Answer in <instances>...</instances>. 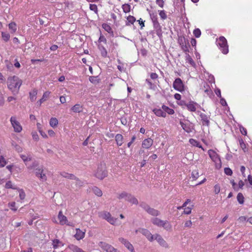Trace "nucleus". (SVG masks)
Returning a JSON list of instances; mask_svg holds the SVG:
<instances>
[{"label":"nucleus","mask_w":252,"mask_h":252,"mask_svg":"<svg viewBox=\"0 0 252 252\" xmlns=\"http://www.w3.org/2000/svg\"><path fill=\"white\" fill-rule=\"evenodd\" d=\"M8 88L12 92L13 94H17L20 87L22 84V80L17 76L9 77L7 81Z\"/></svg>","instance_id":"f257e3e1"},{"label":"nucleus","mask_w":252,"mask_h":252,"mask_svg":"<svg viewBox=\"0 0 252 252\" xmlns=\"http://www.w3.org/2000/svg\"><path fill=\"white\" fill-rule=\"evenodd\" d=\"M117 198L119 199H125L126 201L132 204L138 205L139 203L138 199L134 195L126 191H123L119 193Z\"/></svg>","instance_id":"f03ea898"},{"label":"nucleus","mask_w":252,"mask_h":252,"mask_svg":"<svg viewBox=\"0 0 252 252\" xmlns=\"http://www.w3.org/2000/svg\"><path fill=\"white\" fill-rule=\"evenodd\" d=\"M107 172L104 163H101L97 166V169L94 171V176L100 180L103 179L107 176Z\"/></svg>","instance_id":"7ed1b4c3"},{"label":"nucleus","mask_w":252,"mask_h":252,"mask_svg":"<svg viewBox=\"0 0 252 252\" xmlns=\"http://www.w3.org/2000/svg\"><path fill=\"white\" fill-rule=\"evenodd\" d=\"M139 206L147 213L153 216L157 217L160 214L158 210L151 208L146 202L144 201H141L139 203Z\"/></svg>","instance_id":"20e7f679"},{"label":"nucleus","mask_w":252,"mask_h":252,"mask_svg":"<svg viewBox=\"0 0 252 252\" xmlns=\"http://www.w3.org/2000/svg\"><path fill=\"white\" fill-rule=\"evenodd\" d=\"M152 222L158 227H162L166 230L171 229V225L167 220L164 221L158 218H154L151 219Z\"/></svg>","instance_id":"39448f33"},{"label":"nucleus","mask_w":252,"mask_h":252,"mask_svg":"<svg viewBox=\"0 0 252 252\" xmlns=\"http://www.w3.org/2000/svg\"><path fill=\"white\" fill-rule=\"evenodd\" d=\"M218 42L222 53L224 54H227L228 53V46L225 38L224 36H220Z\"/></svg>","instance_id":"423d86ee"},{"label":"nucleus","mask_w":252,"mask_h":252,"mask_svg":"<svg viewBox=\"0 0 252 252\" xmlns=\"http://www.w3.org/2000/svg\"><path fill=\"white\" fill-rule=\"evenodd\" d=\"M99 217L106 220L108 222L112 225H114L117 220L116 218L111 216L109 212L103 211L99 213Z\"/></svg>","instance_id":"0eeeda50"},{"label":"nucleus","mask_w":252,"mask_h":252,"mask_svg":"<svg viewBox=\"0 0 252 252\" xmlns=\"http://www.w3.org/2000/svg\"><path fill=\"white\" fill-rule=\"evenodd\" d=\"M178 42L184 52H189V48L190 47V45L189 41L185 37H179Z\"/></svg>","instance_id":"6e6552de"},{"label":"nucleus","mask_w":252,"mask_h":252,"mask_svg":"<svg viewBox=\"0 0 252 252\" xmlns=\"http://www.w3.org/2000/svg\"><path fill=\"white\" fill-rule=\"evenodd\" d=\"M173 87L174 89L182 92L184 90V85L180 78H176L173 82Z\"/></svg>","instance_id":"1a4fd4ad"},{"label":"nucleus","mask_w":252,"mask_h":252,"mask_svg":"<svg viewBox=\"0 0 252 252\" xmlns=\"http://www.w3.org/2000/svg\"><path fill=\"white\" fill-rule=\"evenodd\" d=\"M11 123L14 128V131L16 132L21 131L22 128L19 122H18L15 117H12L10 118Z\"/></svg>","instance_id":"9d476101"},{"label":"nucleus","mask_w":252,"mask_h":252,"mask_svg":"<svg viewBox=\"0 0 252 252\" xmlns=\"http://www.w3.org/2000/svg\"><path fill=\"white\" fill-rule=\"evenodd\" d=\"M139 232L144 235L149 241L152 242L154 240V235H152L148 229L139 228Z\"/></svg>","instance_id":"9b49d317"},{"label":"nucleus","mask_w":252,"mask_h":252,"mask_svg":"<svg viewBox=\"0 0 252 252\" xmlns=\"http://www.w3.org/2000/svg\"><path fill=\"white\" fill-rule=\"evenodd\" d=\"M154 239L156 240L158 244L162 247L167 248L168 247V244L162 238V237L158 234L154 235Z\"/></svg>","instance_id":"f8f14e48"},{"label":"nucleus","mask_w":252,"mask_h":252,"mask_svg":"<svg viewBox=\"0 0 252 252\" xmlns=\"http://www.w3.org/2000/svg\"><path fill=\"white\" fill-rule=\"evenodd\" d=\"M98 245L102 249L107 252H111L114 248L111 245L104 242H100Z\"/></svg>","instance_id":"ddd939ff"},{"label":"nucleus","mask_w":252,"mask_h":252,"mask_svg":"<svg viewBox=\"0 0 252 252\" xmlns=\"http://www.w3.org/2000/svg\"><path fill=\"white\" fill-rule=\"evenodd\" d=\"M35 175L37 177H39L40 179L43 181H46L47 179L46 176L45 174H43V169L42 167H38L37 168H35Z\"/></svg>","instance_id":"4468645a"},{"label":"nucleus","mask_w":252,"mask_h":252,"mask_svg":"<svg viewBox=\"0 0 252 252\" xmlns=\"http://www.w3.org/2000/svg\"><path fill=\"white\" fill-rule=\"evenodd\" d=\"M119 241L124 244L128 250L130 251H132L133 247L127 240L121 237L119 238Z\"/></svg>","instance_id":"2eb2a0df"},{"label":"nucleus","mask_w":252,"mask_h":252,"mask_svg":"<svg viewBox=\"0 0 252 252\" xmlns=\"http://www.w3.org/2000/svg\"><path fill=\"white\" fill-rule=\"evenodd\" d=\"M58 219L60 220V223L61 225L67 224L68 225H70L69 223H67V219L66 217L63 215L62 212L60 211L58 215Z\"/></svg>","instance_id":"dca6fc26"},{"label":"nucleus","mask_w":252,"mask_h":252,"mask_svg":"<svg viewBox=\"0 0 252 252\" xmlns=\"http://www.w3.org/2000/svg\"><path fill=\"white\" fill-rule=\"evenodd\" d=\"M153 144V140L150 138H147L143 140L142 147L143 148L148 149L152 146Z\"/></svg>","instance_id":"f3484780"},{"label":"nucleus","mask_w":252,"mask_h":252,"mask_svg":"<svg viewBox=\"0 0 252 252\" xmlns=\"http://www.w3.org/2000/svg\"><path fill=\"white\" fill-rule=\"evenodd\" d=\"M208 153L209 157L214 161L217 162L218 160L220 162V158L218 157L217 153L214 150H209Z\"/></svg>","instance_id":"a211bd4d"},{"label":"nucleus","mask_w":252,"mask_h":252,"mask_svg":"<svg viewBox=\"0 0 252 252\" xmlns=\"http://www.w3.org/2000/svg\"><path fill=\"white\" fill-rule=\"evenodd\" d=\"M76 232L74 237L77 240H79L82 239L85 237V231H83L79 228H76Z\"/></svg>","instance_id":"6ab92c4d"},{"label":"nucleus","mask_w":252,"mask_h":252,"mask_svg":"<svg viewBox=\"0 0 252 252\" xmlns=\"http://www.w3.org/2000/svg\"><path fill=\"white\" fill-rule=\"evenodd\" d=\"M50 94V92H49V91L45 92L43 94L42 98L38 101H37V106H40L41 105V104L47 99V98L49 97Z\"/></svg>","instance_id":"aec40b11"},{"label":"nucleus","mask_w":252,"mask_h":252,"mask_svg":"<svg viewBox=\"0 0 252 252\" xmlns=\"http://www.w3.org/2000/svg\"><path fill=\"white\" fill-rule=\"evenodd\" d=\"M83 106L80 104L74 105L71 110L74 113H80L83 111Z\"/></svg>","instance_id":"412c9836"},{"label":"nucleus","mask_w":252,"mask_h":252,"mask_svg":"<svg viewBox=\"0 0 252 252\" xmlns=\"http://www.w3.org/2000/svg\"><path fill=\"white\" fill-rule=\"evenodd\" d=\"M153 112L156 114V116L158 117H162L165 118L166 116V113L160 109H157L155 108L153 109Z\"/></svg>","instance_id":"4be33fe9"},{"label":"nucleus","mask_w":252,"mask_h":252,"mask_svg":"<svg viewBox=\"0 0 252 252\" xmlns=\"http://www.w3.org/2000/svg\"><path fill=\"white\" fill-rule=\"evenodd\" d=\"M197 104L196 103L193 101H190L186 105L188 109L191 112H195L196 111V107L195 105Z\"/></svg>","instance_id":"5701e85b"},{"label":"nucleus","mask_w":252,"mask_h":252,"mask_svg":"<svg viewBox=\"0 0 252 252\" xmlns=\"http://www.w3.org/2000/svg\"><path fill=\"white\" fill-rule=\"evenodd\" d=\"M200 116L201 118V121H202L203 125H206V126H209L210 122L209 120H208L207 116L204 114L201 113Z\"/></svg>","instance_id":"b1692460"},{"label":"nucleus","mask_w":252,"mask_h":252,"mask_svg":"<svg viewBox=\"0 0 252 252\" xmlns=\"http://www.w3.org/2000/svg\"><path fill=\"white\" fill-rule=\"evenodd\" d=\"M115 140L117 144L119 146H121L123 143V136L121 134H117L115 136Z\"/></svg>","instance_id":"393cba45"},{"label":"nucleus","mask_w":252,"mask_h":252,"mask_svg":"<svg viewBox=\"0 0 252 252\" xmlns=\"http://www.w3.org/2000/svg\"><path fill=\"white\" fill-rule=\"evenodd\" d=\"M180 124L183 129L188 133H190L192 131V129L189 125L184 124L183 122L180 121Z\"/></svg>","instance_id":"a878e982"},{"label":"nucleus","mask_w":252,"mask_h":252,"mask_svg":"<svg viewBox=\"0 0 252 252\" xmlns=\"http://www.w3.org/2000/svg\"><path fill=\"white\" fill-rule=\"evenodd\" d=\"M52 245L54 249H57L60 246H63V243L59 239H54L52 241Z\"/></svg>","instance_id":"bb28decb"},{"label":"nucleus","mask_w":252,"mask_h":252,"mask_svg":"<svg viewBox=\"0 0 252 252\" xmlns=\"http://www.w3.org/2000/svg\"><path fill=\"white\" fill-rule=\"evenodd\" d=\"M37 94V91L36 89H33L32 92H30V98L32 101L35 100Z\"/></svg>","instance_id":"cd10ccee"},{"label":"nucleus","mask_w":252,"mask_h":252,"mask_svg":"<svg viewBox=\"0 0 252 252\" xmlns=\"http://www.w3.org/2000/svg\"><path fill=\"white\" fill-rule=\"evenodd\" d=\"M61 175L64 178H66L69 179L73 180V179H76V176L72 174H69L65 172H63L60 173Z\"/></svg>","instance_id":"c85d7f7f"},{"label":"nucleus","mask_w":252,"mask_h":252,"mask_svg":"<svg viewBox=\"0 0 252 252\" xmlns=\"http://www.w3.org/2000/svg\"><path fill=\"white\" fill-rule=\"evenodd\" d=\"M93 192L97 196L100 197L102 195V191L97 187H94L92 188Z\"/></svg>","instance_id":"c756f323"},{"label":"nucleus","mask_w":252,"mask_h":252,"mask_svg":"<svg viewBox=\"0 0 252 252\" xmlns=\"http://www.w3.org/2000/svg\"><path fill=\"white\" fill-rule=\"evenodd\" d=\"M135 21L136 19L134 16L129 15L127 17L126 25L128 26L130 24H133L135 22Z\"/></svg>","instance_id":"7c9ffc66"},{"label":"nucleus","mask_w":252,"mask_h":252,"mask_svg":"<svg viewBox=\"0 0 252 252\" xmlns=\"http://www.w3.org/2000/svg\"><path fill=\"white\" fill-rule=\"evenodd\" d=\"M162 109L164 111V112L166 113H167L168 114H173L174 113V110L172 109L169 108L164 105L162 106Z\"/></svg>","instance_id":"2f4dec72"},{"label":"nucleus","mask_w":252,"mask_h":252,"mask_svg":"<svg viewBox=\"0 0 252 252\" xmlns=\"http://www.w3.org/2000/svg\"><path fill=\"white\" fill-rule=\"evenodd\" d=\"M153 26L154 29L156 30L157 34L159 35V32H161V26L158 22H156L153 23Z\"/></svg>","instance_id":"473e14b6"},{"label":"nucleus","mask_w":252,"mask_h":252,"mask_svg":"<svg viewBox=\"0 0 252 252\" xmlns=\"http://www.w3.org/2000/svg\"><path fill=\"white\" fill-rule=\"evenodd\" d=\"M58 124V120L56 118H51L50 121V125L52 127L57 126Z\"/></svg>","instance_id":"72a5a7b5"},{"label":"nucleus","mask_w":252,"mask_h":252,"mask_svg":"<svg viewBox=\"0 0 252 252\" xmlns=\"http://www.w3.org/2000/svg\"><path fill=\"white\" fill-rule=\"evenodd\" d=\"M99 50L101 52V56L103 57H106L107 55V52L106 49L103 46H98Z\"/></svg>","instance_id":"f704fd0d"},{"label":"nucleus","mask_w":252,"mask_h":252,"mask_svg":"<svg viewBox=\"0 0 252 252\" xmlns=\"http://www.w3.org/2000/svg\"><path fill=\"white\" fill-rule=\"evenodd\" d=\"M237 200H238V202L240 204H243L244 203V196H243V194L242 193L239 192L237 194Z\"/></svg>","instance_id":"c9c22d12"},{"label":"nucleus","mask_w":252,"mask_h":252,"mask_svg":"<svg viewBox=\"0 0 252 252\" xmlns=\"http://www.w3.org/2000/svg\"><path fill=\"white\" fill-rule=\"evenodd\" d=\"M20 157L25 162L32 160V157L31 155H21Z\"/></svg>","instance_id":"e433bc0d"},{"label":"nucleus","mask_w":252,"mask_h":252,"mask_svg":"<svg viewBox=\"0 0 252 252\" xmlns=\"http://www.w3.org/2000/svg\"><path fill=\"white\" fill-rule=\"evenodd\" d=\"M1 37L5 42H7L9 40L10 38V34L8 33H6L4 32H1Z\"/></svg>","instance_id":"4c0bfd02"},{"label":"nucleus","mask_w":252,"mask_h":252,"mask_svg":"<svg viewBox=\"0 0 252 252\" xmlns=\"http://www.w3.org/2000/svg\"><path fill=\"white\" fill-rule=\"evenodd\" d=\"M39 167V163L37 161H34L32 162V163L28 167L29 169H33L35 170V168H37Z\"/></svg>","instance_id":"58836bf2"},{"label":"nucleus","mask_w":252,"mask_h":252,"mask_svg":"<svg viewBox=\"0 0 252 252\" xmlns=\"http://www.w3.org/2000/svg\"><path fill=\"white\" fill-rule=\"evenodd\" d=\"M122 8L125 13L129 12L130 10V5L128 4H124L122 6Z\"/></svg>","instance_id":"ea45409f"},{"label":"nucleus","mask_w":252,"mask_h":252,"mask_svg":"<svg viewBox=\"0 0 252 252\" xmlns=\"http://www.w3.org/2000/svg\"><path fill=\"white\" fill-rule=\"evenodd\" d=\"M189 142L191 145L193 146H195L197 147H201V146L200 145L199 142L193 139H190Z\"/></svg>","instance_id":"a19ab883"},{"label":"nucleus","mask_w":252,"mask_h":252,"mask_svg":"<svg viewBox=\"0 0 252 252\" xmlns=\"http://www.w3.org/2000/svg\"><path fill=\"white\" fill-rule=\"evenodd\" d=\"M9 28L13 32H15L17 30L16 24L14 22L10 23L9 25Z\"/></svg>","instance_id":"79ce46f5"},{"label":"nucleus","mask_w":252,"mask_h":252,"mask_svg":"<svg viewBox=\"0 0 252 252\" xmlns=\"http://www.w3.org/2000/svg\"><path fill=\"white\" fill-rule=\"evenodd\" d=\"M150 17L152 20L153 23L158 22V17L156 13H150Z\"/></svg>","instance_id":"37998d69"},{"label":"nucleus","mask_w":252,"mask_h":252,"mask_svg":"<svg viewBox=\"0 0 252 252\" xmlns=\"http://www.w3.org/2000/svg\"><path fill=\"white\" fill-rule=\"evenodd\" d=\"M90 9L91 10L94 11L96 14L97 13V5L95 4H90Z\"/></svg>","instance_id":"c03bdc74"},{"label":"nucleus","mask_w":252,"mask_h":252,"mask_svg":"<svg viewBox=\"0 0 252 252\" xmlns=\"http://www.w3.org/2000/svg\"><path fill=\"white\" fill-rule=\"evenodd\" d=\"M194 36L196 38H198L200 37L201 32V31L199 29H195L193 32Z\"/></svg>","instance_id":"a18cd8bd"},{"label":"nucleus","mask_w":252,"mask_h":252,"mask_svg":"<svg viewBox=\"0 0 252 252\" xmlns=\"http://www.w3.org/2000/svg\"><path fill=\"white\" fill-rule=\"evenodd\" d=\"M159 15L162 20H165L167 18V15L164 10L159 11Z\"/></svg>","instance_id":"49530a36"},{"label":"nucleus","mask_w":252,"mask_h":252,"mask_svg":"<svg viewBox=\"0 0 252 252\" xmlns=\"http://www.w3.org/2000/svg\"><path fill=\"white\" fill-rule=\"evenodd\" d=\"M103 28L107 32H110L112 31L111 27L107 24H103L102 25Z\"/></svg>","instance_id":"de8ad7c7"},{"label":"nucleus","mask_w":252,"mask_h":252,"mask_svg":"<svg viewBox=\"0 0 252 252\" xmlns=\"http://www.w3.org/2000/svg\"><path fill=\"white\" fill-rule=\"evenodd\" d=\"M224 173L227 175L231 176L232 174V170L229 167H225L224 169Z\"/></svg>","instance_id":"09e8293b"},{"label":"nucleus","mask_w":252,"mask_h":252,"mask_svg":"<svg viewBox=\"0 0 252 252\" xmlns=\"http://www.w3.org/2000/svg\"><path fill=\"white\" fill-rule=\"evenodd\" d=\"M6 164L4 158L2 156H0V167L4 166Z\"/></svg>","instance_id":"8fccbe9b"},{"label":"nucleus","mask_w":252,"mask_h":252,"mask_svg":"<svg viewBox=\"0 0 252 252\" xmlns=\"http://www.w3.org/2000/svg\"><path fill=\"white\" fill-rule=\"evenodd\" d=\"M76 180V185L78 187H82L83 185V182L81 181L78 178L76 177V179H73Z\"/></svg>","instance_id":"3c124183"},{"label":"nucleus","mask_w":252,"mask_h":252,"mask_svg":"<svg viewBox=\"0 0 252 252\" xmlns=\"http://www.w3.org/2000/svg\"><path fill=\"white\" fill-rule=\"evenodd\" d=\"M12 144L14 146L15 150L18 152L20 153L22 151V148L19 145L13 143Z\"/></svg>","instance_id":"603ef678"},{"label":"nucleus","mask_w":252,"mask_h":252,"mask_svg":"<svg viewBox=\"0 0 252 252\" xmlns=\"http://www.w3.org/2000/svg\"><path fill=\"white\" fill-rule=\"evenodd\" d=\"M191 176H192V177L195 180V179H197L199 177V173H198L197 170L193 171L192 172Z\"/></svg>","instance_id":"864d4df0"},{"label":"nucleus","mask_w":252,"mask_h":252,"mask_svg":"<svg viewBox=\"0 0 252 252\" xmlns=\"http://www.w3.org/2000/svg\"><path fill=\"white\" fill-rule=\"evenodd\" d=\"M186 60L189 63L192 65H193L195 64L194 63V62H193V60L192 59V58L190 57V56L188 54L187 56H186Z\"/></svg>","instance_id":"5fc2aeb1"},{"label":"nucleus","mask_w":252,"mask_h":252,"mask_svg":"<svg viewBox=\"0 0 252 252\" xmlns=\"http://www.w3.org/2000/svg\"><path fill=\"white\" fill-rule=\"evenodd\" d=\"M6 63L7 68L8 70H11L13 68V64L12 63H10L8 61L6 60L5 61Z\"/></svg>","instance_id":"6e6d98bb"},{"label":"nucleus","mask_w":252,"mask_h":252,"mask_svg":"<svg viewBox=\"0 0 252 252\" xmlns=\"http://www.w3.org/2000/svg\"><path fill=\"white\" fill-rule=\"evenodd\" d=\"M220 192V186L217 184L214 186V192L215 194H218Z\"/></svg>","instance_id":"4d7b16f0"},{"label":"nucleus","mask_w":252,"mask_h":252,"mask_svg":"<svg viewBox=\"0 0 252 252\" xmlns=\"http://www.w3.org/2000/svg\"><path fill=\"white\" fill-rule=\"evenodd\" d=\"M89 80L93 83H96L98 82V81H97V77L95 76H90L89 77Z\"/></svg>","instance_id":"13d9d810"},{"label":"nucleus","mask_w":252,"mask_h":252,"mask_svg":"<svg viewBox=\"0 0 252 252\" xmlns=\"http://www.w3.org/2000/svg\"><path fill=\"white\" fill-rule=\"evenodd\" d=\"M156 3L160 7L163 8L164 4L163 0H156Z\"/></svg>","instance_id":"bf43d9fd"},{"label":"nucleus","mask_w":252,"mask_h":252,"mask_svg":"<svg viewBox=\"0 0 252 252\" xmlns=\"http://www.w3.org/2000/svg\"><path fill=\"white\" fill-rule=\"evenodd\" d=\"M9 207L10 209L14 211H16L17 208H15V202H12L9 203Z\"/></svg>","instance_id":"052dcab7"},{"label":"nucleus","mask_w":252,"mask_h":252,"mask_svg":"<svg viewBox=\"0 0 252 252\" xmlns=\"http://www.w3.org/2000/svg\"><path fill=\"white\" fill-rule=\"evenodd\" d=\"M191 208L187 207V208H185L184 211V214L189 215V214H190L191 213Z\"/></svg>","instance_id":"680f3d73"},{"label":"nucleus","mask_w":252,"mask_h":252,"mask_svg":"<svg viewBox=\"0 0 252 252\" xmlns=\"http://www.w3.org/2000/svg\"><path fill=\"white\" fill-rule=\"evenodd\" d=\"M25 193L23 190H21L19 191V197L21 200H23L25 197Z\"/></svg>","instance_id":"e2e57ef3"},{"label":"nucleus","mask_w":252,"mask_h":252,"mask_svg":"<svg viewBox=\"0 0 252 252\" xmlns=\"http://www.w3.org/2000/svg\"><path fill=\"white\" fill-rule=\"evenodd\" d=\"M32 136L35 141H37L39 139L38 134L36 132H32Z\"/></svg>","instance_id":"0e129e2a"},{"label":"nucleus","mask_w":252,"mask_h":252,"mask_svg":"<svg viewBox=\"0 0 252 252\" xmlns=\"http://www.w3.org/2000/svg\"><path fill=\"white\" fill-rule=\"evenodd\" d=\"M5 188L7 189H12V182L11 181H8L5 184Z\"/></svg>","instance_id":"69168bd1"},{"label":"nucleus","mask_w":252,"mask_h":252,"mask_svg":"<svg viewBox=\"0 0 252 252\" xmlns=\"http://www.w3.org/2000/svg\"><path fill=\"white\" fill-rule=\"evenodd\" d=\"M192 225V222L191 220L187 221L185 223V227H190Z\"/></svg>","instance_id":"338daca9"},{"label":"nucleus","mask_w":252,"mask_h":252,"mask_svg":"<svg viewBox=\"0 0 252 252\" xmlns=\"http://www.w3.org/2000/svg\"><path fill=\"white\" fill-rule=\"evenodd\" d=\"M150 77L152 79H156L158 77V75L156 73H152L150 75Z\"/></svg>","instance_id":"774afa93"}]
</instances>
